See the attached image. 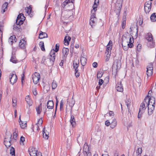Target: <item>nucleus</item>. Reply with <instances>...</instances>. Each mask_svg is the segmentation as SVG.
<instances>
[{
	"label": "nucleus",
	"mask_w": 156,
	"mask_h": 156,
	"mask_svg": "<svg viewBox=\"0 0 156 156\" xmlns=\"http://www.w3.org/2000/svg\"><path fill=\"white\" fill-rule=\"evenodd\" d=\"M148 109V114L151 115L154 109L155 101L154 98H149V101L147 103Z\"/></svg>",
	"instance_id": "nucleus-1"
},
{
	"label": "nucleus",
	"mask_w": 156,
	"mask_h": 156,
	"mask_svg": "<svg viewBox=\"0 0 156 156\" xmlns=\"http://www.w3.org/2000/svg\"><path fill=\"white\" fill-rule=\"evenodd\" d=\"M126 40H127V41H126V44L128 46V48H132L133 45L131 40V38L129 35L126 36H123L122 37V45L123 46V44H125Z\"/></svg>",
	"instance_id": "nucleus-2"
},
{
	"label": "nucleus",
	"mask_w": 156,
	"mask_h": 156,
	"mask_svg": "<svg viewBox=\"0 0 156 156\" xmlns=\"http://www.w3.org/2000/svg\"><path fill=\"white\" fill-rule=\"evenodd\" d=\"M145 38L149 42L147 43L148 46L151 48L154 47V43L153 41L152 34L151 33L147 34L146 35Z\"/></svg>",
	"instance_id": "nucleus-3"
},
{
	"label": "nucleus",
	"mask_w": 156,
	"mask_h": 156,
	"mask_svg": "<svg viewBox=\"0 0 156 156\" xmlns=\"http://www.w3.org/2000/svg\"><path fill=\"white\" fill-rule=\"evenodd\" d=\"M11 134L9 133L8 135H7L4 139V144L7 148L10 147L11 145Z\"/></svg>",
	"instance_id": "nucleus-4"
},
{
	"label": "nucleus",
	"mask_w": 156,
	"mask_h": 156,
	"mask_svg": "<svg viewBox=\"0 0 156 156\" xmlns=\"http://www.w3.org/2000/svg\"><path fill=\"white\" fill-rule=\"evenodd\" d=\"M149 101V96H147L145 98L144 101L140 104L139 110L142 112H144L146 109V107L147 106V103Z\"/></svg>",
	"instance_id": "nucleus-5"
},
{
	"label": "nucleus",
	"mask_w": 156,
	"mask_h": 156,
	"mask_svg": "<svg viewBox=\"0 0 156 156\" xmlns=\"http://www.w3.org/2000/svg\"><path fill=\"white\" fill-rule=\"evenodd\" d=\"M10 82L11 84L13 85L17 80V77L14 72L12 73L9 76Z\"/></svg>",
	"instance_id": "nucleus-6"
},
{
	"label": "nucleus",
	"mask_w": 156,
	"mask_h": 156,
	"mask_svg": "<svg viewBox=\"0 0 156 156\" xmlns=\"http://www.w3.org/2000/svg\"><path fill=\"white\" fill-rule=\"evenodd\" d=\"M151 2L147 1L144 4V9L145 13H148L151 11Z\"/></svg>",
	"instance_id": "nucleus-7"
},
{
	"label": "nucleus",
	"mask_w": 156,
	"mask_h": 156,
	"mask_svg": "<svg viewBox=\"0 0 156 156\" xmlns=\"http://www.w3.org/2000/svg\"><path fill=\"white\" fill-rule=\"evenodd\" d=\"M122 7V4L121 2L118 3L117 2L115 4V12L118 16H119Z\"/></svg>",
	"instance_id": "nucleus-8"
},
{
	"label": "nucleus",
	"mask_w": 156,
	"mask_h": 156,
	"mask_svg": "<svg viewBox=\"0 0 156 156\" xmlns=\"http://www.w3.org/2000/svg\"><path fill=\"white\" fill-rule=\"evenodd\" d=\"M147 70L146 74L147 78L151 76L152 74V70L153 69V65L152 63H149L147 68Z\"/></svg>",
	"instance_id": "nucleus-9"
},
{
	"label": "nucleus",
	"mask_w": 156,
	"mask_h": 156,
	"mask_svg": "<svg viewBox=\"0 0 156 156\" xmlns=\"http://www.w3.org/2000/svg\"><path fill=\"white\" fill-rule=\"evenodd\" d=\"M92 15L91 16L90 24L91 26L92 27L94 25V24L96 23L97 19L95 17V13L94 12H93V11H91Z\"/></svg>",
	"instance_id": "nucleus-10"
},
{
	"label": "nucleus",
	"mask_w": 156,
	"mask_h": 156,
	"mask_svg": "<svg viewBox=\"0 0 156 156\" xmlns=\"http://www.w3.org/2000/svg\"><path fill=\"white\" fill-rule=\"evenodd\" d=\"M32 79L34 83L35 84H37L40 79V74L38 73L35 72L34 74L32 75Z\"/></svg>",
	"instance_id": "nucleus-11"
},
{
	"label": "nucleus",
	"mask_w": 156,
	"mask_h": 156,
	"mask_svg": "<svg viewBox=\"0 0 156 156\" xmlns=\"http://www.w3.org/2000/svg\"><path fill=\"white\" fill-rule=\"evenodd\" d=\"M27 45V43L26 38H23L20 40L19 43V46L20 48L22 49H25Z\"/></svg>",
	"instance_id": "nucleus-12"
},
{
	"label": "nucleus",
	"mask_w": 156,
	"mask_h": 156,
	"mask_svg": "<svg viewBox=\"0 0 156 156\" xmlns=\"http://www.w3.org/2000/svg\"><path fill=\"white\" fill-rule=\"evenodd\" d=\"M117 122L115 118H113L112 120L109 119L108 120V126L110 125V127L112 128H114L116 125Z\"/></svg>",
	"instance_id": "nucleus-13"
},
{
	"label": "nucleus",
	"mask_w": 156,
	"mask_h": 156,
	"mask_svg": "<svg viewBox=\"0 0 156 156\" xmlns=\"http://www.w3.org/2000/svg\"><path fill=\"white\" fill-rule=\"evenodd\" d=\"M75 2V0H65L62 5V7L64 8L66 5L70 4V5L74 6L73 4Z\"/></svg>",
	"instance_id": "nucleus-14"
},
{
	"label": "nucleus",
	"mask_w": 156,
	"mask_h": 156,
	"mask_svg": "<svg viewBox=\"0 0 156 156\" xmlns=\"http://www.w3.org/2000/svg\"><path fill=\"white\" fill-rule=\"evenodd\" d=\"M83 151L84 154H87V156H91V153L89 151V147L87 146H84Z\"/></svg>",
	"instance_id": "nucleus-15"
},
{
	"label": "nucleus",
	"mask_w": 156,
	"mask_h": 156,
	"mask_svg": "<svg viewBox=\"0 0 156 156\" xmlns=\"http://www.w3.org/2000/svg\"><path fill=\"white\" fill-rule=\"evenodd\" d=\"M29 152L30 156H36L37 150L35 148L32 147L31 149H29Z\"/></svg>",
	"instance_id": "nucleus-16"
},
{
	"label": "nucleus",
	"mask_w": 156,
	"mask_h": 156,
	"mask_svg": "<svg viewBox=\"0 0 156 156\" xmlns=\"http://www.w3.org/2000/svg\"><path fill=\"white\" fill-rule=\"evenodd\" d=\"M79 63V62L78 59H75L74 60L73 66V68L75 69V71H78V67Z\"/></svg>",
	"instance_id": "nucleus-17"
},
{
	"label": "nucleus",
	"mask_w": 156,
	"mask_h": 156,
	"mask_svg": "<svg viewBox=\"0 0 156 156\" xmlns=\"http://www.w3.org/2000/svg\"><path fill=\"white\" fill-rule=\"evenodd\" d=\"M117 90L119 92H122L123 91V87L121 84V81L118 82L115 87Z\"/></svg>",
	"instance_id": "nucleus-18"
},
{
	"label": "nucleus",
	"mask_w": 156,
	"mask_h": 156,
	"mask_svg": "<svg viewBox=\"0 0 156 156\" xmlns=\"http://www.w3.org/2000/svg\"><path fill=\"white\" fill-rule=\"evenodd\" d=\"M121 66V63L120 62H118L116 64H114L113 66L112 71H117V70H119Z\"/></svg>",
	"instance_id": "nucleus-19"
},
{
	"label": "nucleus",
	"mask_w": 156,
	"mask_h": 156,
	"mask_svg": "<svg viewBox=\"0 0 156 156\" xmlns=\"http://www.w3.org/2000/svg\"><path fill=\"white\" fill-rule=\"evenodd\" d=\"M71 118L70 120V122L73 127H74L76 125V122L74 116L71 114Z\"/></svg>",
	"instance_id": "nucleus-20"
},
{
	"label": "nucleus",
	"mask_w": 156,
	"mask_h": 156,
	"mask_svg": "<svg viewBox=\"0 0 156 156\" xmlns=\"http://www.w3.org/2000/svg\"><path fill=\"white\" fill-rule=\"evenodd\" d=\"M16 39L14 35L11 36L9 39V42L10 44L12 45L13 43L16 42Z\"/></svg>",
	"instance_id": "nucleus-21"
},
{
	"label": "nucleus",
	"mask_w": 156,
	"mask_h": 156,
	"mask_svg": "<svg viewBox=\"0 0 156 156\" xmlns=\"http://www.w3.org/2000/svg\"><path fill=\"white\" fill-rule=\"evenodd\" d=\"M19 122L20 123V127L22 129H24L27 126V123L25 122L22 121L20 119V116L19 119Z\"/></svg>",
	"instance_id": "nucleus-22"
},
{
	"label": "nucleus",
	"mask_w": 156,
	"mask_h": 156,
	"mask_svg": "<svg viewBox=\"0 0 156 156\" xmlns=\"http://www.w3.org/2000/svg\"><path fill=\"white\" fill-rule=\"evenodd\" d=\"M21 14H19L16 20V23L19 24L20 26L23 23V21L24 20H22V19H20Z\"/></svg>",
	"instance_id": "nucleus-23"
},
{
	"label": "nucleus",
	"mask_w": 156,
	"mask_h": 156,
	"mask_svg": "<svg viewBox=\"0 0 156 156\" xmlns=\"http://www.w3.org/2000/svg\"><path fill=\"white\" fill-rule=\"evenodd\" d=\"M8 5L7 2H5L2 5V11L1 12L2 13H3L5 12L6 11L7 9V6Z\"/></svg>",
	"instance_id": "nucleus-24"
},
{
	"label": "nucleus",
	"mask_w": 156,
	"mask_h": 156,
	"mask_svg": "<svg viewBox=\"0 0 156 156\" xmlns=\"http://www.w3.org/2000/svg\"><path fill=\"white\" fill-rule=\"evenodd\" d=\"M112 42L110 40L108 43V55H110L111 54V50L112 48Z\"/></svg>",
	"instance_id": "nucleus-25"
},
{
	"label": "nucleus",
	"mask_w": 156,
	"mask_h": 156,
	"mask_svg": "<svg viewBox=\"0 0 156 156\" xmlns=\"http://www.w3.org/2000/svg\"><path fill=\"white\" fill-rule=\"evenodd\" d=\"M63 56L65 58H66L69 53V49L68 48H64L62 49Z\"/></svg>",
	"instance_id": "nucleus-26"
},
{
	"label": "nucleus",
	"mask_w": 156,
	"mask_h": 156,
	"mask_svg": "<svg viewBox=\"0 0 156 156\" xmlns=\"http://www.w3.org/2000/svg\"><path fill=\"white\" fill-rule=\"evenodd\" d=\"M36 110L37 112V113L38 115L41 114L42 111V104L41 103L36 108Z\"/></svg>",
	"instance_id": "nucleus-27"
},
{
	"label": "nucleus",
	"mask_w": 156,
	"mask_h": 156,
	"mask_svg": "<svg viewBox=\"0 0 156 156\" xmlns=\"http://www.w3.org/2000/svg\"><path fill=\"white\" fill-rule=\"evenodd\" d=\"M54 102L52 101H49L47 103V107L48 109H52L54 107Z\"/></svg>",
	"instance_id": "nucleus-28"
},
{
	"label": "nucleus",
	"mask_w": 156,
	"mask_h": 156,
	"mask_svg": "<svg viewBox=\"0 0 156 156\" xmlns=\"http://www.w3.org/2000/svg\"><path fill=\"white\" fill-rule=\"evenodd\" d=\"M55 52L54 51H51L50 53V56L51 57L50 58V61L53 62L55 60Z\"/></svg>",
	"instance_id": "nucleus-29"
},
{
	"label": "nucleus",
	"mask_w": 156,
	"mask_h": 156,
	"mask_svg": "<svg viewBox=\"0 0 156 156\" xmlns=\"http://www.w3.org/2000/svg\"><path fill=\"white\" fill-rule=\"evenodd\" d=\"M48 36V34L46 33L40 31L39 38L40 39H43L44 38L47 37Z\"/></svg>",
	"instance_id": "nucleus-30"
},
{
	"label": "nucleus",
	"mask_w": 156,
	"mask_h": 156,
	"mask_svg": "<svg viewBox=\"0 0 156 156\" xmlns=\"http://www.w3.org/2000/svg\"><path fill=\"white\" fill-rule=\"evenodd\" d=\"M80 61L82 65L84 66L87 63V59L86 58L82 56L80 58Z\"/></svg>",
	"instance_id": "nucleus-31"
},
{
	"label": "nucleus",
	"mask_w": 156,
	"mask_h": 156,
	"mask_svg": "<svg viewBox=\"0 0 156 156\" xmlns=\"http://www.w3.org/2000/svg\"><path fill=\"white\" fill-rule=\"evenodd\" d=\"M25 100L27 101V104L29 106H31L32 105V101L30 99V98L28 95L25 98Z\"/></svg>",
	"instance_id": "nucleus-32"
},
{
	"label": "nucleus",
	"mask_w": 156,
	"mask_h": 156,
	"mask_svg": "<svg viewBox=\"0 0 156 156\" xmlns=\"http://www.w3.org/2000/svg\"><path fill=\"white\" fill-rule=\"evenodd\" d=\"M11 62L13 63H16L18 62V61L16 59L15 56L13 55H12L10 59Z\"/></svg>",
	"instance_id": "nucleus-33"
},
{
	"label": "nucleus",
	"mask_w": 156,
	"mask_h": 156,
	"mask_svg": "<svg viewBox=\"0 0 156 156\" xmlns=\"http://www.w3.org/2000/svg\"><path fill=\"white\" fill-rule=\"evenodd\" d=\"M68 102L69 106L72 108L73 106L75 104V101L73 98L72 97V98L68 101Z\"/></svg>",
	"instance_id": "nucleus-34"
},
{
	"label": "nucleus",
	"mask_w": 156,
	"mask_h": 156,
	"mask_svg": "<svg viewBox=\"0 0 156 156\" xmlns=\"http://www.w3.org/2000/svg\"><path fill=\"white\" fill-rule=\"evenodd\" d=\"M151 20L152 22H155L156 20V13L152 14L150 17Z\"/></svg>",
	"instance_id": "nucleus-35"
},
{
	"label": "nucleus",
	"mask_w": 156,
	"mask_h": 156,
	"mask_svg": "<svg viewBox=\"0 0 156 156\" xmlns=\"http://www.w3.org/2000/svg\"><path fill=\"white\" fill-rule=\"evenodd\" d=\"M43 132H44L43 133V136L44 138L46 139H48V135L49 134V132L47 131L46 130L45 131L44 130Z\"/></svg>",
	"instance_id": "nucleus-36"
},
{
	"label": "nucleus",
	"mask_w": 156,
	"mask_h": 156,
	"mask_svg": "<svg viewBox=\"0 0 156 156\" xmlns=\"http://www.w3.org/2000/svg\"><path fill=\"white\" fill-rule=\"evenodd\" d=\"M73 13L71 11H69L67 12L66 13V18H73Z\"/></svg>",
	"instance_id": "nucleus-37"
},
{
	"label": "nucleus",
	"mask_w": 156,
	"mask_h": 156,
	"mask_svg": "<svg viewBox=\"0 0 156 156\" xmlns=\"http://www.w3.org/2000/svg\"><path fill=\"white\" fill-rule=\"evenodd\" d=\"M20 28V26L19 24H18L17 23H16V24L14 25L13 26V29L17 31L18 30H19V29Z\"/></svg>",
	"instance_id": "nucleus-38"
},
{
	"label": "nucleus",
	"mask_w": 156,
	"mask_h": 156,
	"mask_svg": "<svg viewBox=\"0 0 156 156\" xmlns=\"http://www.w3.org/2000/svg\"><path fill=\"white\" fill-rule=\"evenodd\" d=\"M39 46L42 51H45L44 42L43 41H41L40 42L39 44Z\"/></svg>",
	"instance_id": "nucleus-39"
},
{
	"label": "nucleus",
	"mask_w": 156,
	"mask_h": 156,
	"mask_svg": "<svg viewBox=\"0 0 156 156\" xmlns=\"http://www.w3.org/2000/svg\"><path fill=\"white\" fill-rule=\"evenodd\" d=\"M26 12L28 14L30 15V14L31 13V8L30 6H29L28 7H27L25 9Z\"/></svg>",
	"instance_id": "nucleus-40"
},
{
	"label": "nucleus",
	"mask_w": 156,
	"mask_h": 156,
	"mask_svg": "<svg viewBox=\"0 0 156 156\" xmlns=\"http://www.w3.org/2000/svg\"><path fill=\"white\" fill-rule=\"evenodd\" d=\"M15 149L12 147H11L10 150V154L12 156H15Z\"/></svg>",
	"instance_id": "nucleus-41"
},
{
	"label": "nucleus",
	"mask_w": 156,
	"mask_h": 156,
	"mask_svg": "<svg viewBox=\"0 0 156 156\" xmlns=\"http://www.w3.org/2000/svg\"><path fill=\"white\" fill-rule=\"evenodd\" d=\"M103 75L102 71L101 70L99 71L98 72L97 74V77L98 78H99L101 77Z\"/></svg>",
	"instance_id": "nucleus-42"
},
{
	"label": "nucleus",
	"mask_w": 156,
	"mask_h": 156,
	"mask_svg": "<svg viewBox=\"0 0 156 156\" xmlns=\"http://www.w3.org/2000/svg\"><path fill=\"white\" fill-rule=\"evenodd\" d=\"M98 5V4H95L94 3L93 6V10H92L93 11V12H94L95 13V12L97 10V7Z\"/></svg>",
	"instance_id": "nucleus-43"
},
{
	"label": "nucleus",
	"mask_w": 156,
	"mask_h": 156,
	"mask_svg": "<svg viewBox=\"0 0 156 156\" xmlns=\"http://www.w3.org/2000/svg\"><path fill=\"white\" fill-rule=\"evenodd\" d=\"M3 26H0V40L2 37Z\"/></svg>",
	"instance_id": "nucleus-44"
},
{
	"label": "nucleus",
	"mask_w": 156,
	"mask_h": 156,
	"mask_svg": "<svg viewBox=\"0 0 156 156\" xmlns=\"http://www.w3.org/2000/svg\"><path fill=\"white\" fill-rule=\"evenodd\" d=\"M38 125L37 124H36L33 127L34 131L35 130H37V131H39L40 130V128Z\"/></svg>",
	"instance_id": "nucleus-45"
},
{
	"label": "nucleus",
	"mask_w": 156,
	"mask_h": 156,
	"mask_svg": "<svg viewBox=\"0 0 156 156\" xmlns=\"http://www.w3.org/2000/svg\"><path fill=\"white\" fill-rule=\"evenodd\" d=\"M144 112L143 111L142 112L141 111L139 110L138 114V118L139 119H140L142 116V115L143 113H144Z\"/></svg>",
	"instance_id": "nucleus-46"
},
{
	"label": "nucleus",
	"mask_w": 156,
	"mask_h": 156,
	"mask_svg": "<svg viewBox=\"0 0 156 156\" xmlns=\"http://www.w3.org/2000/svg\"><path fill=\"white\" fill-rule=\"evenodd\" d=\"M57 87V84H56V82L53 81V82L52 83V88L53 89H55Z\"/></svg>",
	"instance_id": "nucleus-47"
},
{
	"label": "nucleus",
	"mask_w": 156,
	"mask_h": 156,
	"mask_svg": "<svg viewBox=\"0 0 156 156\" xmlns=\"http://www.w3.org/2000/svg\"><path fill=\"white\" fill-rule=\"evenodd\" d=\"M109 115V116L112 117V119L114 118V113L112 111H110L108 113Z\"/></svg>",
	"instance_id": "nucleus-48"
},
{
	"label": "nucleus",
	"mask_w": 156,
	"mask_h": 156,
	"mask_svg": "<svg viewBox=\"0 0 156 156\" xmlns=\"http://www.w3.org/2000/svg\"><path fill=\"white\" fill-rule=\"evenodd\" d=\"M55 50H54L53 51H54L55 52H57L59 50V45L58 44H56L55 45Z\"/></svg>",
	"instance_id": "nucleus-49"
},
{
	"label": "nucleus",
	"mask_w": 156,
	"mask_h": 156,
	"mask_svg": "<svg viewBox=\"0 0 156 156\" xmlns=\"http://www.w3.org/2000/svg\"><path fill=\"white\" fill-rule=\"evenodd\" d=\"M43 122V120L42 118H40L38 120L37 123L36 124H37L39 126H41Z\"/></svg>",
	"instance_id": "nucleus-50"
},
{
	"label": "nucleus",
	"mask_w": 156,
	"mask_h": 156,
	"mask_svg": "<svg viewBox=\"0 0 156 156\" xmlns=\"http://www.w3.org/2000/svg\"><path fill=\"white\" fill-rule=\"evenodd\" d=\"M142 152V148H139L136 151V154H141Z\"/></svg>",
	"instance_id": "nucleus-51"
},
{
	"label": "nucleus",
	"mask_w": 156,
	"mask_h": 156,
	"mask_svg": "<svg viewBox=\"0 0 156 156\" xmlns=\"http://www.w3.org/2000/svg\"><path fill=\"white\" fill-rule=\"evenodd\" d=\"M64 44L65 45H67L69 44V42L67 40V36H66L65 37L64 39Z\"/></svg>",
	"instance_id": "nucleus-52"
},
{
	"label": "nucleus",
	"mask_w": 156,
	"mask_h": 156,
	"mask_svg": "<svg viewBox=\"0 0 156 156\" xmlns=\"http://www.w3.org/2000/svg\"><path fill=\"white\" fill-rule=\"evenodd\" d=\"M63 103H64V101L63 100H62L60 102V110H62L63 107Z\"/></svg>",
	"instance_id": "nucleus-53"
},
{
	"label": "nucleus",
	"mask_w": 156,
	"mask_h": 156,
	"mask_svg": "<svg viewBox=\"0 0 156 156\" xmlns=\"http://www.w3.org/2000/svg\"><path fill=\"white\" fill-rule=\"evenodd\" d=\"M25 141V138L22 136L20 138V144H23V142Z\"/></svg>",
	"instance_id": "nucleus-54"
},
{
	"label": "nucleus",
	"mask_w": 156,
	"mask_h": 156,
	"mask_svg": "<svg viewBox=\"0 0 156 156\" xmlns=\"http://www.w3.org/2000/svg\"><path fill=\"white\" fill-rule=\"evenodd\" d=\"M16 100L15 99H12L13 106L14 107H15L16 105Z\"/></svg>",
	"instance_id": "nucleus-55"
},
{
	"label": "nucleus",
	"mask_w": 156,
	"mask_h": 156,
	"mask_svg": "<svg viewBox=\"0 0 156 156\" xmlns=\"http://www.w3.org/2000/svg\"><path fill=\"white\" fill-rule=\"evenodd\" d=\"M126 26V21L123 20L122 22V28L124 29L125 28Z\"/></svg>",
	"instance_id": "nucleus-56"
},
{
	"label": "nucleus",
	"mask_w": 156,
	"mask_h": 156,
	"mask_svg": "<svg viewBox=\"0 0 156 156\" xmlns=\"http://www.w3.org/2000/svg\"><path fill=\"white\" fill-rule=\"evenodd\" d=\"M17 133H13V138L15 140H16L17 138Z\"/></svg>",
	"instance_id": "nucleus-57"
},
{
	"label": "nucleus",
	"mask_w": 156,
	"mask_h": 156,
	"mask_svg": "<svg viewBox=\"0 0 156 156\" xmlns=\"http://www.w3.org/2000/svg\"><path fill=\"white\" fill-rule=\"evenodd\" d=\"M46 60V58L45 56H43L42 58V59L41 61V63H44Z\"/></svg>",
	"instance_id": "nucleus-58"
},
{
	"label": "nucleus",
	"mask_w": 156,
	"mask_h": 156,
	"mask_svg": "<svg viewBox=\"0 0 156 156\" xmlns=\"http://www.w3.org/2000/svg\"><path fill=\"white\" fill-rule=\"evenodd\" d=\"M92 66L94 68H96L98 66V63L96 62H94L93 63Z\"/></svg>",
	"instance_id": "nucleus-59"
},
{
	"label": "nucleus",
	"mask_w": 156,
	"mask_h": 156,
	"mask_svg": "<svg viewBox=\"0 0 156 156\" xmlns=\"http://www.w3.org/2000/svg\"><path fill=\"white\" fill-rule=\"evenodd\" d=\"M19 14H21V16L20 18L21 19H22V20H25V17L24 16V15L23 13H20Z\"/></svg>",
	"instance_id": "nucleus-60"
},
{
	"label": "nucleus",
	"mask_w": 156,
	"mask_h": 156,
	"mask_svg": "<svg viewBox=\"0 0 156 156\" xmlns=\"http://www.w3.org/2000/svg\"><path fill=\"white\" fill-rule=\"evenodd\" d=\"M103 80L102 79H100L99 80L98 83H99V84L100 85H101L103 84Z\"/></svg>",
	"instance_id": "nucleus-61"
},
{
	"label": "nucleus",
	"mask_w": 156,
	"mask_h": 156,
	"mask_svg": "<svg viewBox=\"0 0 156 156\" xmlns=\"http://www.w3.org/2000/svg\"><path fill=\"white\" fill-rule=\"evenodd\" d=\"M33 92V94L34 95H36L37 94V93L36 89L34 90Z\"/></svg>",
	"instance_id": "nucleus-62"
},
{
	"label": "nucleus",
	"mask_w": 156,
	"mask_h": 156,
	"mask_svg": "<svg viewBox=\"0 0 156 156\" xmlns=\"http://www.w3.org/2000/svg\"><path fill=\"white\" fill-rule=\"evenodd\" d=\"M78 71H75V75L76 77H78L79 76L80 74L79 73H78Z\"/></svg>",
	"instance_id": "nucleus-63"
},
{
	"label": "nucleus",
	"mask_w": 156,
	"mask_h": 156,
	"mask_svg": "<svg viewBox=\"0 0 156 156\" xmlns=\"http://www.w3.org/2000/svg\"><path fill=\"white\" fill-rule=\"evenodd\" d=\"M119 153L117 151H115L114 153V156H119Z\"/></svg>",
	"instance_id": "nucleus-64"
}]
</instances>
